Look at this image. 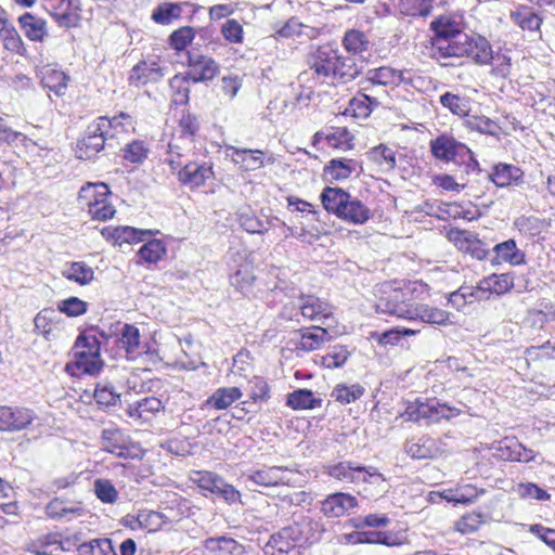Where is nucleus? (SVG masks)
<instances>
[{
  "mask_svg": "<svg viewBox=\"0 0 555 555\" xmlns=\"http://www.w3.org/2000/svg\"><path fill=\"white\" fill-rule=\"evenodd\" d=\"M103 237L114 245L132 244L143 240L144 235L152 234V231H143L132 227H105L101 231Z\"/></svg>",
  "mask_w": 555,
  "mask_h": 555,
  "instance_id": "nucleus-22",
  "label": "nucleus"
},
{
  "mask_svg": "<svg viewBox=\"0 0 555 555\" xmlns=\"http://www.w3.org/2000/svg\"><path fill=\"white\" fill-rule=\"evenodd\" d=\"M514 286L513 278L509 274H491L480 281L479 288L492 294L501 295Z\"/></svg>",
  "mask_w": 555,
  "mask_h": 555,
  "instance_id": "nucleus-38",
  "label": "nucleus"
},
{
  "mask_svg": "<svg viewBox=\"0 0 555 555\" xmlns=\"http://www.w3.org/2000/svg\"><path fill=\"white\" fill-rule=\"evenodd\" d=\"M364 395V387L360 384H338L332 390V398L341 404L357 401Z\"/></svg>",
  "mask_w": 555,
  "mask_h": 555,
  "instance_id": "nucleus-47",
  "label": "nucleus"
},
{
  "mask_svg": "<svg viewBox=\"0 0 555 555\" xmlns=\"http://www.w3.org/2000/svg\"><path fill=\"white\" fill-rule=\"evenodd\" d=\"M255 281V275L249 264H241L237 270L230 275V283L237 291L244 293L248 291Z\"/></svg>",
  "mask_w": 555,
  "mask_h": 555,
  "instance_id": "nucleus-52",
  "label": "nucleus"
},
{
  "mask_svg": "<svg viewBox=\"0 0 555 555\" xmlns=\"http://www.w3.org/2000/svg\"><path fill=\"white\" fill-rule=\"evenodd\" d=\"M369 82L379 86L399 85L405 80L404 72L397 70L389 66L369 69L365 74Z\"/></svg>",
  "mask_w": 555,
  "mask_h": 555,
  "instance_id": "nucleus-30",
  "label": "nucleus"
},
{
  "mask_svg": "<svg viewBox=\"0 0 555 555\" xmlns=\"http://www.w3.org/2000/svg\"><path fill=\"white\" fill-rule=\"evenodd\" d=\"M328 333L323 327H313V332L301 333L300 339L296 343V349L313 351L319 349L326 340Z\"/></svg>",
  "mask_w": 555,
  "mask_h": 555,
  "instance_id": "nucleus-43",
  "label": "nucleus"
},
{
  "mask_svg": "<svg viewBox=\"0 0 555 555\" xmlns=\"http://www.w3.org/2000/svg\"><path fill=\"white\" fill-rule=\"evenodd\" d=\"M163 402L156 397H145L126 409V414L133 421L150 422L163 409Z\"/></svg>",
  "mask_w": 555,
  "mask_h": 555,
  "instance_id": "nucleus-21",
  "label": "nucleus"
},
{
  "mask_svg": "<svg viewBox=\"0 0 555 555\" xmlns=\"http://www.w3.org/2000/svg\"><path fill=\"white\" fill-rule=\"evenodd\" d=\"M404 450L408 455L417 460L433 459L438 454L436 442L428 437L408 441Z\"/></svg>",
  "mask_w": 555,
  "mask_h": 555,
  "instance_id": "nucleus-32",
  "label": "nucleus"
},
{
  "mask_svg": "<svg viewBox=\"0 0 555 555\" xmlns=\"http://www.w3.org/2000/svg\"><path fill=\"white\" fill-rule=\"evenodd\" d=\"M94 131H105L107 137H117L120 133H130L134 131V122L130 115L120 113L113 118L105 116L96 119Z\"/></svg>",
  "mask_w": 555,
  "mask_h": 555,
  "instance_id": "nucleus-20",
  "label": "nucleus"
},
{
  "mask_svg": "<svg viewBox=\"0 0 555 555\" xmlns=\"http://www.w3.org/2000/svg\"><path fill=\"white\" fill-rule=\"evenodd\" d=\"M62 274L67 280L74 281L80 285L89 284L94 278L92 268L82 261L72 262L63 270Z\"/></svg>",
  "mask_w": 555,
  "mask_h": 555,
  "instance_id": "nucleus-44",
  "label": "nucleus"
},
{
  "mask_svg": "<svg viewBox=\"0 0 555 555\" xmlns=\"http://www.w3.org/2000/svg\"><path fill=\"white\" fill-rule=\"evenodd\" d=\"M44 7L62 27H75L80 20L78 3L74 0H44Z\"/></svg>",
  "mask_w": 555,
  "mask_h": 555,
  "instance_id": "nucleus-10",
  "label": "nucleus"
},
{
  "mask_svg": "<svg viewBox=\"0 0 555 555\" xmlns=\"http://www.w3.org/2000/svg\"><path fill=\"white\" fill-rule=\"evenodd\" d=\"M338 217L356 224H362L369 220L370 209L359 199L350 197Z\"/></svg>",
  "mask_w": 555,
  "mask_h": 555,
  "instance_id": "nucleus-36",
  "label": "nucleus"
},
{
  "mask_svg": "<svg viewBox=\"0 0 555 555\" xmlns=\"http://www.w3.org/2000/svg\"><path fill=\"white\" fill-rule=\"evenodd\" d=\"M96 120L92 122L87 130V134L77 143V157L80 159H91L104 147L107 134L105 131H94Z\"/></svg>",
  "mask_w": 555,
  "mask_h": 555,
  "instance_id": "nucleus-19",
  "label": "nucleus"
},
{
  "mask_svg": "<svg viewBox=\"0 0 555 555\" xmlns=\"http://www.w3.org/2000/svg\"><path fill=\"white\" fill-rule=\"evenodd\" d=\"M528 319L532 326L542 328L544 324L555 320V307L550 302H541L538 309L529 312Z\"/></svg>",
  "mask_w": 555,
  "mask_h": 555,
  "instance_id": "nucleus-55",
  "label": "nucleus"
},
{
  "mask_svg": "<svg viewBox=\"0 0 555 555\" xmlns=\"http://www.w3.org/2000/svg\"><path fill=\"white\" fill-rule=\"evenodd\" d=\"M447 236L460 250L472 255L476 259L481 260L488 254L486 245L470 231L451 229Z\"/></svg>",
  "mask_w": 555,
  "mask_h": 555,
  "instance_id": "nucleus-14",
  "label": "nucleus"
},
{
  "mask_svg": "<svg viewBox=\"0 0 555 555\" xmlns=\"http://www.w3.org/2000/svg\"><path fill=\"white\" fill-rule=\"evenodd\" d=\"M310 69L317 75L318 78L339 77L351 78L353 74L347 73L345 61L339 55L338 51L330 46L319 47L309 57Z\"/></svg>",
  "mask_w": 555,
  "mask_h": 555,
  "instance_id": "nucleus-6",
  "label": "nucleus"
},
{
  "mask_svg": "<svg viewBox=\"0 0 555 555\" xmlns=\"http://www.w3.org/2000/svg\"><path fill=\"white\" fill-rule=\"evenodd\" d=\"M166 255V246L160 240H151L138 250L139 263H156Z\"/></svg>",
  "mask_w": 555,
  "mask_h": 555,
  "instance_id": "nucleus-42",
  "label": "nucleus"
},
{
  "mask_svg": "<svg viewBox=\"0 0 555 555\" xmlns=\"http://www.w3.org/2000/svg\"><path fill=\"white\" fill-rule=\"evenodd\" d=\"M396 150L387 144H378L366 152L367 159L385 172L391 171L396 168Z\"/></svg>",
  "mask_w": 555,
  "mask_h": 555,
  "instance_id": "nucleus-29",
  "label": "nucleus"
},
{
  "mask_svg": "<svg viewBox=\"0 0 555 555\" xmlns=\"http://www.w3.org/2000/svg\"><path fill=\"white\" fill-rule=\"evenodd\" d=\"M182 13V8L178 3L165 2L153 11L152 20L158 24H169L173 20L179 18Z\"/></svg>",
  "mask_w": 555,
  "mask_h": 555,
  "instance_id": "nucleus-53",
  "label": "nucleus"
},
{
  "mask_svg": "<svg viewBox=\"0 0 555 555\" xmlns=\"http://www.w3.org/2000/svg\"><path fill=\"white\" fill-rule=\"evenodd\" d=\"M349 356L350 352L345 346L337 345L331 347L325 354L319 356L317 362L326 369H337L346 363Z\"/></svg>",
  "mask_w": 555,
  "mask_h": 555,
  "instance_id": "nucleus-46",
  "label": "nucleus"
},
{
  "mask_svg": "<svg viewBox=\"0 0 555 555\" xmlns=\"http://www.w3.org/2000/svg\"><path fill=\"white\" fill-rule=\"evenodd\" d=\"M423 409H425V421L427 423H438L441 420H449L460 414L459 409L434 401H426Z\"/></svg>",
  "mask_w": 555,
  "mask_h": 555,
  "instance_id": "nucleus-39",
  "label": "nucleus"
},
{
  "mask_svg": "<svg viewBox=\"0 0 555 555\" xmlns=\"http://www.w3.org/2000/svg\"><path fill=\"white\" fill-rule=\"evenodd\" d=\"M302 547L321 540L325 526L321 519L304 516L291 525Z\"/></svg>",
  "mask_w": 555,
  "mask_h": 555,
  "instance_id": "nucleus-17",
  "label": "nucleus"
},
{
  "mask_svg": "<svg viewBox=\"0 0 555 555\" xmlns=\"http://www.w3.org/2000/svg\"><path fill=\"white\" fill-rule=\"evenodd\" d=\"M415 292H427V285L414 281L410 282L404 288L391 289L387 296H383L376 301V312L431 325H448L450 323L449 312L429 305L412 302L408 296Z\"/></svg>",
  "mask_w": 555,
  "mask_h": 555,
  "instance_id": "nucleus-1",
  "label": "nucleus"
},
{
  "mask_svg": "<svg viewBox=\"0 0 555 555\" xmlns=\"http://www.w3.org/2000/svg\"><path fill=\"white\" fill-rule=\"evenodd\" d=\"M357 506L358 500L356 496L345 492H335L328 494L321 502L320 511L328 518H339Z\"/></svg>",
  "mask_w": 555,
  "mask_h": 555,
  "instance_id": "nucleus-16",
  "label": "nucleus"
},
{
  "mask_svg": "<svg viewBox=\"0 0 555 555\" xmlns=\"http://www.w3.org/2000/svg\"><path fill=\"white\" fill-rule=\"evenodd\" d=\"M524 172L520 168L508 165L498 164L493 167L489 179L499 188H506L512 184H519L522 181Z\"/></svg>",
  "mask_w": 555,
  "mask_h": 555,
  "instance_id": "nucleus-25",
  "label": "nucleus"
},
{
  "mask_svg": "<svg viewBox=\"0 0 555 555\" xmlns=\"http://www.w3.org/2000/svg\"><path fill=\"white\" fill-rule=\"evenodd\" d=\"M345 48L354 54L361 53L367 49L369 41L365 35L360 30H349L344 37Z\"/></svg>",
  "mask_w": 555,
  "mask_h": 555,
  "instance_id": "nucleus-61",
  "label": "nucleus"
},
{
  "mask_svg": "<svg viewBox=\"0 0 555 555\" xmlns=\"http://www.w3.org/2000/svg\"><path fill=\"white\" fill-rule=\"evenodd\" d=\"M0 38L7 50L22 54L24 44L18 33L12 25L4 24L0 27Z\"/></svg>",
  "mask_w": 555,
  "mask_h": 555,
  "instance_id": "nucleus-57",
  "label": "nucleus"
},
{
  "mask_svg": "<svg viewBox=\"0 0 555 555\" xmlns=\"http://www.w3.org/2000/svg\"><path fill=\"white\" fill-rule=\"evenodd\" d=\"M120 343L128 356L139 353L140 332L134 325L125 324L121 331Z\"/></svg>",
  "mask_w": 555,
  "mask_h": 555,
  "instance_id": "nucleus-56",
  "label": "nucleus"
},
{
  "mask_svg": "<svg viewBox=\"0 0 555 555\" xmlns=\"http://www.w3.org/2000/svg\"><path fill=\"white\" fill-rule=\"evenodd\" d=\"M149 149L140 140L127 143L121 150L122 158L131 164H141L147 157Z\"/></svg>",
  "mask_w": 555,
  "mask_h": 555,
  "instance_id": "nucleus-54",
  "label": "nucleus"
},
{
  "mask_svg": "<svg viewBox=\"0 0 555 555\" xmlns=\"http://www.w3.org/2000/svg\"><path fill=\"white\" fill-rule=\"evenodd\" d=\"M494 250L500 260L509 262L511 264H520L525 260L524 253L517 248L513 240L495 245Z\"/></svg>",
  "mask_w": 555,
  "mask_h": 555,
  "instance_id": "nucleus-48",
  "label": "nucleus"
},
{
  "mask_svg": "<svg viewBox=\"0 0 555 555\" xmlns=\"http://www.w3.org/2000/svg\"><path fill=\"white\" fill-rule=\"evenodd\" d=\"M106 195H112L107 184L88 182L81 186L78 193V204L89 212L91 208L96 207L98 201L100 202Z\"/></svg>",
  "mask_w": 555,
  "mask_h": 555,
  "instance_id": "nucleus-26",
  "label": "nucleus"
},
{
  "mask_svg": "<svg viewBox=\"0 0 555 555\" xmlns=\"http://www.w3.org/2000/svg\"><path fill=\"white\" fill-rule=\"evenodd\" d=\"M24 35L31 41H43L48 35L47 23L40 17L25 13L18 18Z\"/></svg>",
  "mask_w": 555,
  "mask_h": 555,
  "instance_id": "nucleus-31",
  "label": "nucleus"
},
{
  "mask_svg": "<svg viewBox=\"0 0 555 555\" xmlns=\"http://www.w3.org/2000/svg\"><path fill=\"white\" fill-rule=\"evenodd\" d=\"M301 547L289 525L271 537L267 544V553L271 551V555H300Z\"/></svg>",
  "mask_w": 555,
  "mask_h": 555,
  "instance_id": "nucleus-13",
  "label": "nucleus"
},
{
  "mask_svg": "<svg viewBox=\"0 0 555 555\" xmlns=\"http://www.w3.org/2000/svg\"><path fill=\"white\" fill-rule=\"evenodd\" d=\"M101 344L95 335H79L73 347V359L66 364L65 371L72 376L95 375L103 367Z\"/></svg>",
  "mask_w": 555,
  "mask_h": 555,
  "instance_id": "nucleus-3",
  "label": "nucleus"
},
{
  "mask_svg": "<svg viewBox=\"0 0 555 555\" xmlns=\"http://www.w3.org/2000/svg\"><path fill=\"white\" fill-rule=\"evenodd\" d=\"M36 417L33 410L22 406H8V431H20L29 426Z\"/></svg>",
  "mask_w": 555,
  "mask_h": 555,
  "instance_id": "nucleus-35",
  "label": "nucleus"
},
{
  "mask_svg": "<svg viewBox=\"0 0 555 555\" xmlns=\"http://www.w3.org/2000/svg\"><path fill=\"white\" fill-rule=\"evenodd\" d=\"M221 477L211 472H193L191 480L201 489L216 493L218 486L221 485Z\"/></svg>",
  "mask_w": 555,
  "mask_h": 555,
  "instance_id": "nucleus-59",
  "label": "nucleus"
},
{
  "mask_svg": "<svg viewBox=\"0 0 555 555\" xmlns=\"http://www.w3.org/2000/svg\"><path fill=\"white\" fill-rule=\"evenodd\" d=\"M297 307L298 310L296 311H288V308L284 307L281 312L282 317L296 322H300L299 317L310 321H319L330 318L333 313L331 305L312 295L301 296Z\"/></svg>",
  "mask_w": 555,
  "mask_h": 555,
  "instance_id": "nucleus-7",
  "label": "nucleus"
},
{
  "mask_svg": "<svg viewBox=\"0 0 555 555\" xmlns=\"http://www.w3.org/2000/svg\"><path fill=\"white\" fill-rule=\"evenodd\" d=\"M483 493V488H477L470 483H459L455 487V494L459 504H472Z\"/></svg>",
  "mask_w": 555,
  "mask_h": 555,
  "instance_id": "nucleus-63",
  "label": "nucleus"
},
{
  "mask_svg": "<svg viewBox=\"0 0 555 555\" xmlns=\"http://www.w3.org/2000/svg\"><path fill=\"white\" fill-rule=\"evenodd\" d=\"M440 103L457 116H467L470 111V101L468 98L460 96L451 92L442 94L440 96Z\"/></svg>",
  "mask_w": 555,
  "mask_h": 555,
  "instance_id": "nucleus-49",
  "label": "nucleus"
},
{
  "mask_svg": "<svg viewBox=\"0 0 555 555\" xmlns=\"http://www.w3.org/2000/svg\"><path fill=\"white\" fill-rule=\"evenodd\" d=\"M232 157L236 164H240L245 170H257L264 166L262 151L231 147Z\"/></svg>",
  "mask_w": 555,
  "mask_h": 555,
  "instance_id": "nucleus-33",
  "label": "nucleus"
},
{
  "mask_svg": "<svg viewBox=\"0 0 555 555\" xmlns=\"http://www.w3.org/2000/svg\"><path fill=\"white\" fill-rule=\"evenodd\" d=\"M358 168V162L351 158L332 159L325 167V173L335 180H344Z\"/></svg>",
  "mask_w": 555,
  "mask_h": 555,
  "instance_id": "nucleus-40",
  "label": "nucleus"
},
{
  "mask_svg": "<svg viewBox=\"0 0 555 555\" xmlns=\"http://www.w3.org/2000/svg\"><path fill=\"white\" fill-rule=\"evenodd\" d=\"M178 180L184 186L193 190L203 186L214 177L211 165L207 163L188 162L177 172Z\"/></svg>",
  "mask_w": 555,
  "mask_h": 555,
  "instance_id": "nucleus-11",
  "label": "nucleus"
},
{
  "mask_svg": "<svg viewBox=\"0 0 555 555\" xmlns=\"http://www.w3.org/2000/svg\"><path fill=\"white\" fill-rule=\"evenodd\" d=\"M94 493L96 498L106 504H113L118 499V492L111 480L96 479L94 481Z\"/></svg>",
  "mask_w": 555,
  "mask_h": 555,
  "instance_id": "nucleus-60",
  "label": "nucleus"
},
{
  "mask_svg": "<svg viewBox=\"0 0 555 555\" xmlns=\"http://www.w3.org/2000/svg\"><path fill=\"white\" fill-rule=\"evenodd\" d=\"M435 31V38L429 48V55L441 65H449L447 62L451 53H461L462 41L466 40L467 34L463 31V20L457 15H441L430 24Z\"/></svg>",
  "mask_w": 555,
  "mask_h": 555,
  "instance_id": "nucleus-2",
  "label": "nucleus"
},
{
  "mask_svg": "<svg viewBox=\"0 0 555 555\" xmlns=\"http://www.w3.org/2000/svg\"><path fill=\"white\" fill-rule=\"evenodd\" d=\"M47 515L52 519H64L70 521L85 514L81 503L54 499L46 506Z\"/></svg>",
  "mask_w": 555,
  "mask_h": 555,
  "instance_id": "nucleus-23",
  "label": "nucleus"
},
{
  "mask_svg": "<svg viewBox=\"0 0 555 555\" xmlns=\"http://www.w3.org/2000/svg\"><path fill=\"white\" fill-rule=\"evenodd\" d=\"M169 86L172 91V103L185 105L189 102L190 79L186 76L177 75L170 79Z\"/></svg>",
  "mask_w": 555,
  "mask_h": 555,
  "instance_id": "nucleus-51",
  "label": "nucleus"
},
{
  "mask_svg": "<svg viewBox=\"0 0 555 555\" xmlns=\"http://www.w3.org/2000/svg\"><path fill=\"white\" fill-rule=\"evenodd\" d=\"M486 522L482 513L472 512L463 515L454 524V530L461 534H470L477 531Z\"/></svg>",
  "mask_w": 555,
  "mask_h": 555,
  "instance_id": "nucleus-50",
  "label": "nucleus"
},
{
  "mask_svg": "<svg viewBox=\"0 0 555 555\" xmlns=\"http://www.w3.org/2000/svg\"><path fill=\"white\" fill-rule=\"evenodd\" d=\"M430 150L436 158L463 165L466 167L467 172L478 170L479 164L474 157L473 152L452 137H438L430 142Z\"/></svg>",
  "mask_w": 555,
  "mask_h": 555,
  "instance_id": "nucleus-5",
  "label": "nucleus"
},
{
  "mask_svg": "<svg viewBox=\"0 0 555 555\" xmlns=\"http://www.w3.org/2000/svg\"><path fill=\"white\" fill-rule=\"evenodd\" d=\"M495 455L504 461H517L528 463L535 459V453L527 449L514 437L502 439L495 447Z\"/></svg>",
  "mask_w": 555,
  "mask_h": 555,
  "instance_id": "nucleus-18",
  "label": "nucleus"
},
{
  "mask_svg": "<svg viewBox=\"0 0 555 555\" xmlns=\"http://www.w3.org/2000/svg\"><path fill=\"white\" fill-rule=\"evenodd\" d=\"M101 438L104 450L118 455L122 454L121 433L118 429H104Z\"/></svg>",
  "mask_w": 555,
  "mask_h": 555,
  "instance_id": "nucleus-64",
  "label": "nucleus"
},
{
  "mask_svg": "<svg viewBox=\"0 0 555 555\" xmlns=\"http://www.w3.org/2000/svg\"><path fill=\"white\" fill-rule=\"evenodd\" d=\"M466 122L468 128L480 133L494 135L500 131L499 125L486 116H472Z\"/></svg>",
  "mask_w": 555,
  "mask_h": 555,
  "instance_id": "nucleus-62",
  "label": "nucleus"
},
{
  "mask_svg": "<svg viewBox=\"0 0 555 555\" xmlns=\"http://www.w3.org/2000/svg\"><path fill=\"white\" fill-rule=\"evenodd\" d=\"M372 105H377V100L360 93L350 100L348 111L356 117H367L372 112Z\"/></svg>",
  "mask_w": 555,
  "mask_h": 555,
  "instance_id": "nucleus-58",
  "label": "nucleus"
},
{
  "mask_svg": "<svg viewBox=\"0 0 555 555\" xmlns=\"http://www.w3.org/2000/svg\"><path fill=\"white\" fill-rule=\"evenodd\" d=\"M243 396L238 387H221L216 389L210 397L204 402L203 406L212 408L215 410H225Z\"/></svg>",
  "mask_w": 555,
  "mask_h": 555,
  "instance_id": "nucleus-27",
  "label": "nucleus"
},
{
  "mask_svg": "<svg viewBox=\"0 0 555 555\" xmlns=\"http://www.w3.org/2000/svg\"><path fill=\"white\" fill-rule=\"evenodd\" d=\"M78 555H116L112 541L107 538L92 539L77 546Z\"/></svg>",
  "mask_w": 555,
  "mask_h": 555,
  "instance_id": "nucleus-45",
  "label": "nucleus"
},
{
  "mask_svg": "<svg viewBox=\"0 0 555 555\" xmlns=\"http://www.w3.org/2000/svg\"><path fill=\"white\" fill-rule=\"evenodd\" d=\"M294 472L286 466H263L251 469L246 479L261 487L289 486L293 483Z\"/></svg>",
  "mask_w": 555,
  "mask_h": 555,
  "instance_id": "nucleus-8",
  "label": "nucleus"
},
{
  "mask_svg": "<svg viewBox=\"0 0 555 555\" xmlns=\"http://www.w3.org/2000/svg\"><path fill=\"white\" fill-rule=\"evenodd\" d=\"M209 555H243L244 546L232 538H209L204 543Z\"/></svg>",
  "mask_w": 555,
  "mask_h": 555,
  "instance_id": "nucleus-28",
  "label": "nucleus"
},
{
  "mask_svg": "<svg viewBox=\"0 0 555 555\" xmlns=\"http://www.w3.org/2000/svg\"><path fill=\"white\" fill-rule=\"evenodd\" d=\"M322 400L314 397L308 389H298L287 397V405L295 410L315 409L321 406Z\"/></svg>",
  "mask_w": 555,
  "mask_h": 555,
  "instance_id": "nucleus-41",
  "label": "nucleus"
},
{
  "mask_svg": "<svg viewBox=\"0 0 555 555\" xmlns=\"http://www.w3.org/2000/svg\"><path fill=\"white\" fill-rule=\"evenodd\" d=\"M350 197L351 196L344 190L331 186L325 188L321 194L324 208L330 212L336 214L337 216H339Z\"/></svg>",
  "mask_w": 555,
  "mask_h": 555,
  "instance_id": "nucleus-34",
  "label": "nucleus"
},
{
  "mask_svg": "<svg viewBox=\"0 0 555 555\" xmlns=\"http://www.w3.org/2000/svg\"><path fill=\"white\" fill-rule=\"evenodd\" d=\"M461 53H451V57H470L477 64H488L492 56V49L489 41L483 37H469L466 36V40L462 41Z\"/></svg>",
  "mask_w": 555,
  "mask_h": 555,
  "instance_id": "nucleus-15",
  "label": "nucleus"
},
{
  "mask_svg": "<svg viewBox=\"0 0 555 555\" xmlns=\"http://www.w3.org/2000/svg\"><path fill=\"white\" fill-rule=\"evenodd\" d=\"M165 76V66L158 60H143L132 67L129 82L135 87L155 83Z\"/></svg>",
  "mask_w": 555,
  "mask_h": 555,
  "instance_id": "nucleus-12",
  "label": "nucleus"
},
{
  "mask_svg": "<svg viewBox=\"0 0 555 555\" xmlns=\"http://www.w3.org/2000/svg\"><path fill=\"white\" fill-rule=\"evenodd\" d=\"M186 77L193 82L212 80L219 73L218 63L210 56L189 53Z\"/></svg>",
  "mask_w": 555,
  "mask_h": 555,
  "instance_id": "nucleus-9",
  "label": "nucleus"
},
{
  "mask_svg": "<svg viewBox=\"0 0 555 555\" xmlns=\"http://www.w3.org/2000/svg\"><path fill=\"white\" fill-rule=\"evenodd\" d=\"M61 542L57 534H47L38 538L27 545V551L35 555H60L62 552H68L69 547Z\"/></svg>",
  "mask_w": 555,
  "mask_h": 555,
  "instance_id": "nucleus-24",
  "label": "nucleus"
},
{
  "mask_svg": "<svg viewBox=\"0 0 555 555\" xmlns=\"http://www.w3.org/2000/svg\"><path fill=\"white\" fill-rule=\"evenodd\" d=\"M324 472L341 482L367 483L377 487L380 492L387 489L384 475L373 466H361L354 462L345 461L325 466Z\"/></svg>",
  "mask_w": 555,
  "mask_h": 555,
  "instance_id": "nucleus-4",
  "label": "nucleus"
},
{
  "mask_svg": "<svg viewBox=\"0 0 555 555\" xmlns=\"http://www.w3.org/2000/svg\"><path fill=\"white\" fill-rule=\"evenodd\" d=\"M324 141L328 146L341 151L351 150L353 147V135L345 127L327 129L324 134Z\"/></svg>",
  "mask_w": 555,
  "mask_h": 555,
  "instance_id": "nucleus-37",
  "label": "nucleus"
}]
</instances>
